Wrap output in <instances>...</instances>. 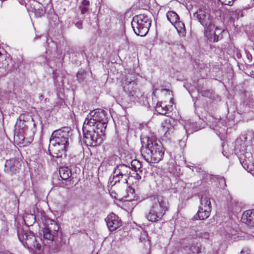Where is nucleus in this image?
Here are the masks:
<instances>
[{"mask_svg": "<svg viewBox=\"0 0 254 254\" xmlns=\"http://www.w3.org/2000/svg\"><path fill=\"white\" fill-rule=\"evenodd\" d=\"M146 144L141 149L144 158L149 163H155L161 161L164 156V148L162 143L155 136H147L145 137Z\"/></svg>", "mask_w": 254, "mask_h": 254, "instance_id": "f257e3e1", "label": "nucleus"}, {"mask_svg": "<svg viewBox=\"0 0 254 254\" xmlns=\"http://www.w3.org/2000/svg\"><path fill=\"white\" fill-rule=\"evenodd\" d=\"M105 130V128L98 126L83 124L82 131L85 143L90 146L100 145L103 141Z\"/></svg>", "mask_w": 254, "mask_h": 254, "instance_id": "f03ea898", "label": "nucleus"}, {"mask_svg": "<svg viewBox=\"0 0 254 254\" xmlns=\"http://www.w3.org/2000/svg\"><path fill=\"white\" fill-rule=\"evenodd\" d=\"M168 210V202L162 196L154 199L152 205L146 217L151 222H157L161 219Z\"/></svg>", "mask_w": 254, "mask_h": 254, "instance_id": "7ed1b4c3", "label": "nucleus"}, {"mask_svg": "<svg viewBox=\"0 0 254 254\" xmlns=\"http://www.w3.org/2000/svg\"><path fill=\"white\" fill-rule=\"evenodd\" d=\"M131 24L134 33L137 35L143 37L148 33L151 20L147 15L141 14L133 17Z\"/></svg>", "mask_w": 254, "mask_h": 254, "instance_id": "20e7f679", "label": "nucleus"}, {"mask_svg": "<svg viewBox=\"0 0 254 254\" xmlns=\"http://www.w3.org/2000/svg\"><path fill=\"white\" fill-rule=\"evenodd\" d=\"M106 112L101 109L91 111L87 115L84 124L88 125L98 126V127L106 128L108 123Z\"/></svg>", "mask_w": 254, "mask_h": 254, "instance_id": "39448f33", "label": "nucleus"}, {"mask_svg": "<svg viewBox=\"0 0 254 254\" xmlns=\"http://www.w3.org/2000/svg\"><path fill=\"white\" fill-rule=\"evenodd\" d=\"M33 119L29 114H21L17 120L15 125L14 139L17 142L23 141L25 139V132L27 129L26 122Z\"/></svg>", "mask_w": 254, "mask_h": 254, "instance_id": "423d86ee", "label": "nucleus"}, {"mask_svg": "<svg viewBox=\"0 0 254 254\" xmlns=\"http://www.w3.org/2000/svg\"><path fill=\"white\" fill-rule=\"evenodd\" d=\"M71 135V129L68 127H64L55 130L50 140L52 143L68 146Z\"/></svg>", "mask_w": 254, "mask_h": 254, "instance_id": "0eeeda50", "label": "nucleus"}, {"mask_svg": "<svg viewBox=\"0 0 254 254\" xmlns=\"http://www.w3.org/2000/svg\"><path fill=\"white\" fill-rule=\"evenodd\" d=\"M193 15L204 28L212 27L214 24L213 17L211 16L209 10L204 7L198 8Z\"/></svg>", "mask_w": 254, "mask_h": 254, "instance_id": "6e6552de", "label": "nucleus"}, {"mask_svg": "<svg viewBox=\"0 0 254 254\" xmlns=\"http://www.w3.org/2000/svg\"><path fill=\"white\" fill-rule=\"evenodd\" d=\"M124 90L130 96H133L137 92V83L134 74L129 73L125 75L122 79Z\"/></svg>", "mask_w": 254, "mask_h": 254, "instance_id": "1a4fd4ad", "label": "nucleus"}, {"mask_svg": "<svg viewBox=\"0 0 254 254\" xmlns=\"http://www.w3.org/2000/svg\"><path fill=\"white\" fill-rule=\"evenodd\" d=\"M21 165L22 163L18 159L13 158L6 160L4 165V171L11 176L16 175L19 172Z\"/></svg>", "mask_w": 254, "mask_h": 254, "instance_id": "9d476101", "label": "nucleus"}, {"mask_svg": "<svg viewBox=\"0 0 254 254\" xmlns=\"http://www.w3.org/2000/svg\"><path fill=\"white\" fill-rule=\"evenodd\" d=\"M53 146L49 149L50 154L57 159L65 157L68 146L52 143Z\"/></svg>", "mask_w": 254, "mask_h": 254, "instance_id": "9b49d317", "label": "nucleus"}, {"mask_svg": "<svg viewBox=\"0 0 254 254\" xmlns=\"http://www.w3.org/2000/svg\"><path fill=\"white\" fill-rule=\"evenodd\" d=\"M105 221L110 231L116 230L122 225L121 220L113 213L110 214L107 217Z\"/></svg>", "mask_w": 254, "mask_h": 254, "instance_id": "f8f14e48", "label": "nucleus"}, {"mask_svg": "<svg viewBox=\"0 0 254 254\" xmlns=\"http://www.w3.org/2000/svg\"><path fill=\"white\" fill-rule=\"evenodd\" d=\"M17 235L19 240L22 243H25L27 245H30L31 241H35L36 238L32 233L26 232L23 230L17 231Z\"/></svg>", "mask_w": 254, "mask_h": 254, "instance_id": "ddd939ff", "label": "nucleus"}, {"mask_svg": "<svg viewBox=\"0 0 254 254\" xmlns=\"http://www.w3.org/2000/svg\"><path fill=\"white\" fill-rule=\"evenodd\" d=\"M218 28L213 24L212 27L204 28V35L210 42H216L218 41V36L216 34L215 30Z\"/></svg>", "mask_w": 254, "mask_h": 254, "instance_id": "4468645a", "label": "nucleus"}, {"mask_svg": "<svg viewBox=\"0 0 254 254\" xmlns=\"http://www.w3.org/2000/svg\"><path fill=\"white\" fill-rule=\"evenodd\" d=\"M242 219L243 222L250 227H254V209L248 210L244 212Z\"/></svg>", "mask_w": 254, "mask_h": 254, "instance_id": "2eb2a0df", "label": "nucleus"}, {"mask_svg": "<svg viewBox=\"0 0 254 254\" xmlns=\"http://www.w3.org/2000/svg\"><path fill=\"white\" fill-rule=\"evenodd\" d=\"M115 170L116 171V174L125 177L124 182L127 183V178L129 176L131 169L127 165L123 164L117 166Z\"/></svg>", "mask_w": 254, "mask_h": 254, "instance_id": "dca6fc26", "label": "nucleus"}, {"mask_svg": "<svg viewBox=\"0 0 254 254\" xmlns=\"http://www.w3.org/2000/svg\"><path fill=\"white\" fill-rule=\"evenodd\" d=\"M119 193L123 198L125 199L127 201L133 200L135 196L133 193V190L130 187H125L119 191Z\"/></svg>", "mask_w": 254, "mask_h": 254, "instance_id": "f3484780", "label": "nucleus"}, {"mask_svg": "<svg viewBox=\"0 0 254 254\" xmlns=\"http://www.w3.org/2000/svg\"><path fill=\"white\" fill-rule=\"evenodd\" d=\"M211 197L208 193H204L200 198V205L199 207L211 210Z\"/></svg>", "mask_w": 254, "mask_h": 254, "instance_id": "a211bd4d", "label": "nucleus"}, {"mask_svg": "<svg viewBox=\"0 0 254 254\" xmlns=\"http://www.w3.org/2000/svg\"><path fill=\"white\" fill-rule=\"evenodd\" d=\"M44 227L56 235H57L59 230V226L57 222L50 219L46 220V225Z\"/></svg>", "mask_w": 254, "mask_h": 254, "instance_id": "6ab92c4d", "label": "nucleus"}, {"mask_svg": "<svg viewBox=\"0 0 254 254\" xmlns=\"http://www.w3.org/2000/svg\"><path fill=\"white\" fill-rule=\"evenodd\" d=\"M59 174L62 179L65 181H70L71 171L67 167H62L59 169Z\"/></svg>", "mask_w": 254, "mask_h": 254, "instance_id": "aec40b11", "label": "nucleus"}, {"mask_svg": "<svg viewBox=\"0 0 254 254\" xmlns=\"http://www.w3.org/2000/svg\"><path fill=\"white\" fill-rule=\"evenodd\" d=\"M211 210L199 207V210L194 218L196 220H204L207 218L209 215Z\"/></svg>", "mask_w": 254, "mask_h": 254, "instance_id": "412c9836", "label": "nucleus"}, {"mask_svg": "<svg viewBox=\"0 0 254 254\" xmlns=\"http://www.w3.org/2000/svg\"><path fill=\"white\" fill-rule=\"evenodd\" d=\"M131 166L134 168L135 173V177L137 179H141V175L140 174L142 173V170L141 169V164L137 160H133L131 163Z\"/></svg>", "mask_w": 254, "mask_h": 254, "instance_id": "4be33fe9", "label": "nucleus"}, {"mask_svg": "<svg viewBox=\"0 0 254 254\" xmlns=\"http://www.w3.org/2000/svg\"><path fill=\"white\" fill-rule=\"evenodd\" d=\"M173 25L176 28L179 35L181 37H184L186 34V30L184 23L179 20Z\"/></svg>", "mask_w": 254, "mask_h": 254, "instance_id": "5701e85b", "label": "nucleus"}, {"mask_svg": "<svg viewBox=\"0 0 254 254\" xmlns=\"http://www.w3.org/2000/svg\"><path fill=\"white\" fill-rule=\"evenodd\" d=\"M162 127L166 137H168L171 133H172L174 129V127L170 125V122H167V121L162 124Z\"/></svg>", "mask_w": 254, "mask_h": 254, "instance_id": "b1692460", "label": "nucleus"}, {"mask_svg": "<svg viewBox=\"0 0 254 254\" xmlns=\"http://www.w3.org/2000/svg\"><path fill=\"white\" fill-rule=\"evenodd\" d=\"M166 16L168 20L171 23L172 25L179 20V15L174 11H170L166 14Z\"/></svg>", "mask_w": 254, "mask_h": 254, "instance_id": "393cba45", "label": "nucleus"}, {"mask_svg": "<svg viewBox=\"0 0 254 254\" xmlns=\"http://www.w3.org/2000/svg\"><path fill=\"white\" fill-rule=\"evenodd\" d=\"M42 232L45 239L50 241V242H53L54 237L57 235L56 234H54V233L51 232L50 230H48L45 227L42 228Z\"/></svg>", "mask_w": 254, "mask_h": 254, "instance_id": "a878e982", "label": "nucleus"}, {"mask_svg": "<svg viewBox=\"0 0 254 254\" xmlns=\"http://www.w3.org/2000/svg\"><path fill=\"white\" fill-rule=\"evenodd\" d=\"M24 221L27 226H32L36 222V216L33 214H27L24 217Z\"/></svg>", "mask_w": 254, "mask_h": 254, "instance_id": "bb28decb", "label": "nucleus"}, {"mask_svg": "<svg viewBox=\"0 0 254 254\" xmlns=\"http://www.w3.org/2000/svg\"><path fill=\"white\" fill-rule=\"evenodd\" d=\"M155 111L160 115H165L168 111V107L166 105L162 102L157 103L155 107Z\"/></svg>", "mask_w": 254, "mask_h": 254, "instance_id": "cd10ccee", "label": "nucleus"}, {"mask_svg": "<svg viewBox=\"0 0 254 254\" xmlns=\"http://www.w3.org/2000/svg\"><path fill=\"white\" fill-rule=\"evenodd\" d=\"M254 103L252 100H247L245 101L243 104V107L244 109V112H249L251 111V109L254 108Z\"/></svg>", "mask_w": 254, "mask_h": 254, "instance_id": "c85d7f7f", "label": "nucleus"}, {"mask_svg": "<svg viewBox=\"0 0 254 254\" xmlns=\"http://www.w3.org/2000/svg\"><path fill=\"white\" fill-rule=\"evenodd\" d=\"M32 11L34 12L35 16L38 18L41 17L44 15L46 10L43 6H40L37 8L34 7L32 9Z\"/></svg>", "mask_w": 254, "mask_h": 254, "instance_id": "c756f323", "label": "nucleus"}, {"mask_svg": "<svg viewBox=\"0 0 254 254\" xmlns=\"http://www.w3.org/2000/svg\"><path fill=\"white\" fill-rule=\"evenodd\" d=\"M123 177L120 175V174H116V171L114 170L113 172V177L111 179V178L109 179L110 184L111 186H114L118 182H119L121 179Z\"/></svg>", "mask_w": 254, "mask_h": 254, "instance_id": "7c9ffc66", "label": "nucleus"}, {"mask_svg": "<svg viewBox=\"0 0 254 254\" xmlns=\"http://www.w3.org/2000/svg\"><path fill=\"white\" fill-rule=\"evenodd\" d=\"M240 162L243 167L247 170L248 171H254V164L248 163L246 160L242 161V158H240Z\"/></svg>", "mask_w": 254, "mask_h": 254, "instance_id": "2f4dec72", "label": "nucleus"}, {"mask_svg": "<svg viewBox=\"0 0 254 254\" xmlns=\"http://www.w3.org/2000/svg\"><path fill=\"white\" fill-rule=\"evenodd\" d=\"M201 246L197 243H193L190 248V251L193 254H199L201 253Z\"/></svg>", "mask_w": 254, "mask_h": 254, "instance_id": "473e14b6", "label": "nucleus"}, {"mask_svg": "<svg viewBox=\"0 0 254 254\" xmlns=\"http://www.w3.org/2000/svg\"><path fill=\"white\" fill-rule=\"evenodd\" d=\"M85 74V73L84 71H79L77 73V78L79 81H82L83 80V79L84 78Z\"/></svg>", "mask_w": 254, "mask_h": 254, "instance_id": "72a5a7b5", "label": "nucleus"}, {"mask_svg": "<svg viewBox=\"0 0 254 254\" xmlns=\"http://www.w3.org/2000/svg\"><path fill=\"white\" fill-rule=\"evenodd\" d=\"M31 247H33L35 248L38 250H40L41 248V245L40 244L37 243L36 240L35 241H31L30 245H29Z\"/></svg>", "mask_w": 254, "mask_h": 254, "instance_id": "f704fd0d", "label": "nucleus"}, {"mask_svg": "<svg viewBox=\"0 0 254 254\" xmlns=\"http://www.w3.org/2000/svg\"><path fill=\"white\" fill-rule=\"evenodd\" d=\"M245 53H246V57H247L248 62H249V63L251 62L252 61V59H253V57H252L251 54L248 50H245Z\"/></svg>", "mask_w": 254, "mask_h": 254, "instance_id": "c9c22d12", "label": "nucleus"}, {"mask_svg": "<svg viewBox=\"0 0 254 254\" xmlns=\"http://www.w3.org/2000/svg\"><path fill=\"white\" fill-rule=\"evenodd\" d=\"M234 0H222V4L224 5H232Z\"/></svg>", "mask_w": 254, "mask_h": 254, "instance_id": "e433bc0d", "label": "nucleus"}, {"mask_svg": "<svg viewBox=\"0 0 254 254\" xmlns=\"http://www.w3.org/2000/svg\"><path fill=\"white\" fill-rule=\"evenodd\" d=\"M79 8L80 10L81 13L82 14H85L88 10V7L80 6L79 7Z\"/></svg>", "mask_w": 254, "mask_h": 254, "instance_id": "4c0bfd02", "label": "nucleus"}, {"mask_svg": "<svg viewBox=\"0 0 254 254\" xmlns=\"http://www.w3.org/2000/svg\"><path fill=\"white\" fill-rule=\"evenodd\" d=\"M90 4L89 1L88 0H83L81 2V5L82 6L88 7Z\"/></svg>", "mask_w": 254, "mask_h": 254, "instance_id": "58836bf2", "label": "nucleus"}, {"mask_svg": "<svg viewBox=\"0 0 254 254\" xmlns=\"http://www.w3.org/2000/svg\"><path fill=\"white\" fill-rule=\"evenodd\" d=\"M83 22L82 21H78L75 23V26L79 29H81L82 27Z\"/></svg>", "mask_w": 254, "mask_h": 254, "instance_id": "ea45409f", "label": "nucleus"}, {"mask_svg": "<svg viewBox=\"0 0 254 254\" xmlns=\"http://www.w3.org/2000/svg\"><path fill=\"white\" fill-rule=\"evenodd\" d=\"M195 169H196V171H197L198 172H203L201 168L195 167Z\"/></svg>", "mask_w": 254, "mask_h": 254, "instance_id": "a19ab883", "label": "nucleus"}, {"mask_svg": "<svg viewBox=\"0 0 254 254\" xmlns=\"http://www.w3.org/2000/svg\"><path fill=\"white\" fill-rule=\"evenodd\" d=\"M220 181L224 182L225 185H226L225 179L224 178L222 177V178H221Z\"/></svg>", "mask_w": 254, "mask_h": 254, "instance_id": "79ce46f5", "label": "nucleus"}, {"mask_svg": "<svg viewBox=\"0 0 254 254\" xmlns=\"http://www.w3.org/2000/svg\"><path fill=\"white\" fill-rule=\"evenodd\" d=\"M245 253H246V252L244 250H243L241 251V254H245Z\"/></svg>", "mask_w": 254, "mask_h": 254, "instance_id": "37998d69", "label": "nucleus"}, {"mask_svg": "<svg viewBox=\"0 0 254 254\" xmlns=\"http://www.w3.org/2000/svg\"><path fill=\"white\" fill-rule=\"evenodd\" d=\"M0 254H12L9 252H4V253H1Z\"/></svg>", "mask_w": 254, "mask_h": 254, "instance_id": "c03bdc74", "label": "nucleus"}, {"mask_svg": "<svg viewBox=\"0 0 254 254\" xmlns=\"http://www.w3.org/2000/svg\"><path fill=\"white\" fill-rule=\"evenodd\" d=\"M43 95H41L40 96V99H41V98H43Z\"/></svg>", "mask_w": 254, "mask_h": 254, "instance_id": "a18cd8bd", "label": "nucleus"}, {"mask_svg": "<svg viewBox=\"0 0 254 254\" xmlns=\"http://www.w3.org/2000/svg\"><path fill=\"white\" fill-rule=\"evenodd\" d=\"M8 72H11V69H8Z\"/></svg>", "mask_w": 254, "mask_h": 254, "instance_id": "49530a36", "label": "nucleus"}, {"mask_svg": "<svg viewBox=\"0 0 254 254\" xmlns=\"http://www.w3.org/2000/svg\"><path fill=\"white\" fill-rule=\"evenodd\" d=\"M142 142L143 143H145L144 140L142 141Z\"/></svg>", "mask_w": 254, "mask_h": 254, "instance_id": "de8ad7c7", "label": "nucleus"}, {"mask_svg": "<svg viewBox=\"0 0 254 254\" xmlns=\"http://www.w3.org/2000/svg\"><path fill=\"white\" fill-rule=\"evenodd\" d=\"M204 235H205V236H206V235L207 236V235H208V234H207V233H205V234H204Z\"/></svg>", "mask_w": 254, "mask_h": 254, "instance_id": "09e8293b", "label": "nucleus"}, {"mask_svg": "<svg viewBox=\"0 0 254 254\" xmlns=\"http://www.w3.org/2000/svg\"><path fill=\"white\" fill-rule=\"evenodd\" d=\"M1 55V53L0 52V56Z\"/></svg>", "mask_w": 254, "mask_h": 254, "instance_id": "8fccbe9b", "label": "nucleus"}]
</instances>
